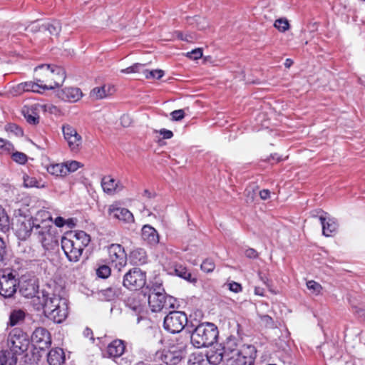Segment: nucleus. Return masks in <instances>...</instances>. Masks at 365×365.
I'll return each instance as SVG.
<instances>
[{
	"instance_id": "nucleus-1",
	"label": "nucleus",
	"mask_w": 365,
	"mask_h": 365,
	"mask_svg": "<svg viewBox=\"0 0 365 365\" xmlns=\"http://www.w3.org/2000/svg\"><path fill=\"white\" fill-rule=\"evenodd\" d=\"M36 218L30 216H16L13 222V229L18 238L26 240L33 236L45 250H53L58 246V239L52 230V227L40 224Z\"/></svg>"
},
{
	"instance_id": "nucleus-2",
	"label": "nucleus",
	"mask_w": 365,
	"mask_h": 365,
	"mask_svg": "<svg viewBox=\"0 0 365 365\" xmlns=\"http://www.w3.org/2000/svg\"><path fill=\"white\" fill-rule=\"evenodd\" d=\"M41 300L34 301V307L36 310L43 309L44 315L55 323L63 322L68 316L67 299L60 295L48 292L45 289L41 290Z\"/></svg>"
},
{
	"instance_id": "nucleus-3",
	"label": "nucleus",
	"mask_w": 365,
	"mask_h": 365,
	"mask_svg": "<svg viewBox=\"0 0 365 365\" xmlns=\"http://www.w3.org/2000/svg\"><path fill=\"white\" fill-rule=\"evenodd\" d=\"M35 80L42 84V90H53L61 86L66 79L65 69L61 66L41 64L34 69Z\"/></svg>"
},
{
	"instance_id": "nucleus-4",
	"label": "nucleus",
	"mask_w": 365,
	"mask_h": 365,
	"mask_svg": "<svg viewBox=\"0 0 365 365\" xmlns=\"http://www.w3.org/2000/svg\"><path fill=\"white\" fill-rule=\"evenodd\" d=\"M217 327L212 323L197 325L191 334V343L197 348L212 346L218 338Z\"/></svg>"
},
{
	"instance_id": "nucleus-5",
	"label": "nucleus",
	"mask_w": 365,
	"mask_h": 365,
	"mask_svg": "<svg viewBox=\"0 0 365 365\" xmlns=\"http://www.w3.org/2000/svg\"><path fill=\"white\" fill-rule=\"evenodd\" d=\"M175 299L166 295L163 289L154 288L148 296V304L153 312L162 311L163 309H168L175 307Z\"/></svg>"
},
{
	"instance_id": "nucleus-6",
	"label": "nucleus",
	"mask_w": 365,
	"mask_h": 365,
	"mask_svg": "<svg viewBox=\"0 0 365 365\" xmlns=\"http://www.w3.org/2000/svg\"><path fill=\"white\" fill-rule=\"evenodd\" d=\"M257 355L253 345L243 344L238 352L225 358L226 365H252Z\"/></svg>"
},
{
	"instance_id": "nucleus-7",
	"label": "nucleus",
	"mask_w": 365,
	"mask_h": 365,
	"mask_svg": "<svg viewBox=\"0 0 365 365\" xmlns=\"http://www.w3.org/2000/svg\"><path fill=\"white\" fill-rule=\"evenodd\" d=\"M29 344L28 335L20 329H14L7 338L8 347L19 355L28 349Z\"/></svg>"
},
{
	"instance_id": "nucleus-8",
	"label": "nucleus",
	"mask_w": 365,
	"mask_h": 365,
	"mask_svg": "<svg viewBox=\"0 0 365 365\" xmlns=\"http://www.w3.org/2000/svg\"><path fill=\"white\" fill-rule=\"evenodd\" d=\"M187 323V317L185 312L172 311L164 318V329L170 333H179Z\"/></svg>"
},
{
	"instance_id": "nucleus-9",
	"label": "nucleus",
	"mask_w": 365,
	"mask_h": 365,
	"mask_svg": "<svg viewBox=\"0 0 365 365\" xmlns=\"http://www.w3.org/2000/svg\"><path fill=\"white\" fill-rule=\"evenodd\" d=\"M146 283V273L135 267L126 272L123 277V285L130 290H138Z\"/></svg>"
},
{
	"instance_id": "nucleus-10",
	"label": "nucleus",
	"mask_w": 365,
	"mask_h": 365,
	"mask_svg": "<svg viewBox=\"0 0 365 365\" xmlns=\"http://www.w3.org/2000/svg\"><path fill=\"white\" fill-rule=\"evenodd\" d=\"M19 292L21 294L26 298H33L32 304L34 301L35 302H39L41 300V291H38V280L36 277H32L29 279H22L19 283Z\"/></svg>"
},
{
	"instance_id": "nucleus-11",
	"label": "nucleus",
	"mask_w": 365,
	"mask_h": 365,
	"mask_svg": "<svg viewBox=\"0 0 365 365\" xmlns=\"http://www.w3.org/2000/svg\"><path fill=\"white\" fill-rule=\"evenodd\" d=\"M61 247L71 262H78L81 256L83 249L79 241L63 237L61 239Z\"/></svg>"
},
{
	"instance_id": "nucleus-12",
	"label": "nucleus",
	"mask_w": 365,
	"mask_h": 365,
	"mask_svg": "<svg viewBox=\"0 0 365 365\" xmlns=\"http://www.w3.org/2000/svg\"><path fill=\"white\" fill-rule=\"evenodd\" d=\"M108 259L119 270L127 264V254L120 244H112L108 247Z\"/></svg>"
},
{
	"instance_id": "nucleus-13",
	"label": "nucleus",
	"mask_w": 365,
	"mask_h": 365,
	"mask_svg": "<svg viewBox=\"0 0 365 365\" xmlns=\"http://www.w3.org/2000/svg\"><path fill=\"white\" fill-rule=\"evenodd\" d=\"M18 280L11 272L0 276V294L5 298L14 296L17 289Z\"/></svg>"
},
{
	"instance_id": "nucleus-14",
	"label": "nucleus",
	"mask_w": 365,
	"mask_h": 365,
	"mask_svg": "<svg viewBox=\"0 0 365 365\" xmlns=\"http://www.w3.org/2000/svg\"><path fill=\"white\" fill-rule=\"evenodd\" d=\"M107 216L110 219L118 220L125 223L134 222V217L132 212L127 208L119 206L117 202L108 206Z\"/></svg>"
},
{
	"instance_id": "nucleus-15",
	"label": "nucleus",
	"mask_w": 365,
	"mask_h": 365,
	"mask_svg": "<svg viewBox=\"0 0 365 365\" xmlns=\"http://www.w3.org/2000/svg\"><path fill=\"white\" fill-rule=\"evenodd\" d=\"M31 341L36 349L44 350L51 344V334L46 328L37 327L32 333Z\"/></svg>"
},
{
	"instance_id": "nucleus-16",
	"label": "nucleus",
	"mask_w": 365,
	"mask_h": 365,
	"mask_svg": "<svg viewBox=\"0 0 365 365\" xmlns=\"http://www.w3.org/2000/svg\"><path fill=\"white\" fill-rule=\"evenodd\" d=\"M62 131L69 148L72 151L78 150L82 143V138L78 133L76 129L69 124H63L62 125Z\"/></svg>"
},
{
	"instance_id": "nucleus-17",
	"label": "nucleus",
	"mask_w": 365,
	"mask_h": 365,
	"mask_svg": "<svg viewBox=\"0 0 365 365\" xmlns=\"http://www.w3.org/2000/svg\"><path fill=\"white\" fill-rule=\"evenodd\" d=\"M185 346L180 347L178 351L168 350L158 351L156 356L167 365H176L185 357Z\"/></svg>"
},
{
	"instance_id": "nucleus-18",
	"label": "nucleus",
	"mask_w": 365,
	"mask_h": 365,
	"mask_svg": "<svg viewBox=\"0 0 365 365\" xmlns=\"http://www.w3.org/2000/svg\"><path fill=\"white\" fill-rule=\"evenodd\" d=\"M144 298L145 296H142L139 293H133L129 296L125 300L126 306L132 310L137 317V323H139L142 317L140 314L143 312V304H142L141 297Z\"/></svg>"
},
{
	"instance_id": "nucleus-19",
	"label": "nucleus",
	"mask_w": 365,
	"mask_h": 365,
	"mask_svg": "<svg viewBox=\"0 0 365 365\" xmlns=\"http://www.w3.org/2000/svg\"><path fill=\"white\" fill-rule=\"evenodd\" d=\"M101 186L103 191L108 195H114L123 189L120 181H116L110 175L104 176L101 180Z\"/></svg>"
},
{
	"instance_id": "nucleus-20",
	"label": "nucleus",
	"mask_w": 365,
	"mask_h": 365,
	"mask_svg": "<svg viewBox=\"0 0 365 365\" xmlns=\"http://www.w3.org/2000/svg\"><path fill=\"white\" fill-rule=\"evenodd\" d=\"M58 96L65 101L76 102L83 96L80 88L76 87H66L61 91Z\"/></svg>"
},
{
	"instance_id": "nucleus-21",
	"label": "nucleus",
	"mask_w": 365,
	"mask_h": 365,
	"mask_svg": "<svg viewBox=\"0 0 365 365\" xmlns=\"http://www.w3.org/2000/svg\"><path fill=\"white\" fill-rule=\"evenodd\" d=\"M142 238L151 246L156 245L159 242V235L157 230L149 225L143 227Z\"/></svg>"
},
{
	"instance_id": "nucleus-22",
	"label": "nucleus",
	"mask_w": 365,
	"mask_h": 365,
	"mask_svg": "<svg viewBox=\"0 0 365 365\" xmlns=\"http://www.w3.org/2000/svg\"><path fill=\"white\" fill-rule=\"evenodd\" d=\"M319 221L322 226V234L326 237H331L338 229V224L334 218H327L324 215L319 216Z\"/></svg>"
},
{
	"instance_id": "nucleus-23",
	"label": "nucleus",
	"mask_w": 365,
	"mask_h": 365,
	"mask_svg": "<svg viewBox=\"0 0 365 365\" xmlns=\"http://www.w3.org/2000/svg\"><path fill=\"white\" fill-rule=\"evenodd\" d=\"M125 350L124 341L115 339L110 342L107 347V353L110 357H120Z\"/></svg>"
},
{
	"instance_id": "nucleus-24",
	"label": "nucleus",
	"mask_w": 365,
	"mask_h": 365,
	"mask_svg": "<svg viewBox=\"0 0 365 365\" xmlns=\"http://www.w3.org/2000/svg\"><path fill=\"white\" fill-rule=\"evenodd\" d=\"M171 273H175L179 277L185 279L186 281L195 284L197 282L196 277L193 276L187 269L186 267L181 264H175L172 268Z\"/></svg>"
},
{
	"instance_id": "nucleus-25",
	"label": "nucleus",
	"mask_w": 365,
	"mask_h": 365,
	"mask_svg": "<svg viewBox=\"0 0 365 365\" xmlns=\"http://www.w3.org/2000/svg\"><path fill=\"white\" fill-rule=\"evenodd\" d=\"M47 361L50 365H62L65 361V354L62 349H52L48 354Z\"/></svg>"
},
{
	"instance_id": "nucleus-26",
	"label": "nucleus",
	"mask_w": 365,
	"mask_h": 365,
	"mask_svg": "<svg viewBox=\"0 0 365 365\" xmlns=\"http://www.w3.org/2000/svg\"><path fill=\"white\" fill-rule=\"evenodd\" d=\"M21 113L29 124L37 125L39 123V115L36 112V108L35 106H24L22 108Z\"/></svg>"
},
{
	"instance_id": "nucleus-27",
	"label": "nucleus",
	"mask_w": 365,
	"mask_h": 365,
	"mask_svg": "<svg viewBox=\"0 0 365 365\" xmlns=\"http://www.w3.org/2000/svg\"><path fill=\"white\" fill-rule=\"evenodd\" d=\"M17 354L11 349L0 351V365H15L17 362Z\"/></svg>"
},
{
	"instance_id": "nucleus-28",
	"label": "nucleus",
	"mask_w": 365,
	"mask_h": 365,
	"mask_svg": "<svg viewBox=\"0 0 365 365\" xmlns=\"http://www.w3.org/2000/svg\"><path fill=\"white\" fill-rule=\"evenodd\" d=\"M130 259L133 264H144L148 259L146 252L142 248L135 249L130 252Z\"/></svg>"
},
{
	"instance_id": "nucleus-29",
	"label": "nucleus",
	"mask_w": 365,
	"mask_h": 365,
	"mask_svg": "<svg viewBox=\"0 0 365 365\" xmlns=\"http://www.w3.org/2000/svg\"><path fill=\"white\" fill-rule=\"evenodd\" d=\"M238 341L234 336H230L226 339L224 343L223 351L225 352V358L233 355L234 352H238Z\"/></svg>"
},
{
	"instance_id": "nucleus-30",
	"label": "nucleus",
	"mask_w": 365,
	"mask_h": 365,
	"mask_svg": "<svg viewBox=\"0 0 365 365\" xmlns=\"http://www.w3.org/2000/svg\"><path fill=\"white\" fill-rule=\"evenodd\" d=\"M61 30V24L56 20H52L51 22H48L41 25L39 31L44 32L48 31L51 35L58 36Z\"/></svg>"
},
{
	"instance_id": "nucleus-31",
	"label": "nucleus",
	"mask_w": 365,
	"mask_h": 365,
	"mask_svg": "<svg viewBox=\"0 0 365 365\" xmlns=\"http://www.w3.org/2000/svg\"><path fill=\"white\" fill-rule=\"evenodd\" d=\"M26 317V313L22 309H14L9 315L8 325L11 327L20 324L24 322Z\"/></svg>"
},
{
	"instance_id": "nucleus-32",
	"label": "nucleus",
	"mask_w": 365,
	"mask_h": 365,
	"mask_svg": "<svg viewBox=\"0 0 365 365\" xmlns=\"http://www.w3.org/2000/svg\"><path fill=\"white\" fill-rule=\"evenodd\" d=\"M113 87L103 86L101 87H96L91 92V96L94 99H102L112 94Z\"/></svg>"
},
{
	"instance_id": "nucleus-33",
	"label": "nucleus",
	"mask_w": 365,
	"mask_h": 365,
	"mask_svg": "<svg viewBox=\"0 0 365 365\" xmlns=\"http://www.w3.org/2000/svg\"><path fill=\"white\" fill-rule=\"evenodd\" d=\"M207 363L209 362L213 365L219 364L223 359H225V352L221 351L210 350L205 355Z\"/></svg>"
},
{
	"instance_id": "nucleus-34",
	"label": "nucleus",
	"mask_w": 365,
	"mask_h": 365,
	"mask_svg": "<svg viewBox=\"0 0 365 365\" xmlns=\"http://www.w3.org/2000/svg\"><path fill=\"white\" fill-rule=\"evenodd\" d=\"M188 365H207L205 355L200 351L192 353L188 359Z\"/></svg>"
},
{
	"instance_id": "nucleus-35",
	"label": "nucleus",
	"mask_w": 365,
	"mask_h": 365,
	"mask_svg": "<svg viewBox=\"0 0 365 365\" xmlns=\"http://www.w3.org/2000/svg\"><path fill=\"white\" fill-rule=\"evenodd\" d=\"M47 170L50 174L56 176H66L67 175V170L63 163L50 165Z\"/></svg>"
},
{
	"instance_id": "nucleus-36",
	"label": "nucleus",
	"mask_w": 365,
	"mask_h": 365,
	"mask_svg": "<svg viewBox=\"0 0 365 365\" xmlns=\"http://www.w3.org/2000/svg\"><path fill=\"white\" fill-rule=\"evenodd\" d=\"M72 240L79 241L80 245H82V248L84 250V247L89 244L91 237L86 232L81 230L76 232Z\"/></svg>"
},
{
	"instance_id": "nucleus-37",
	"label": "nucleus",
	"mask_w": 365,
	"mask_h": 365,
	"mask_svg": "<svg viewBox=\"0 0 365 365\" xmlns=\"http://www.w3.org/2000/svg\"><path fill=\"white\" fill-rule=\"evenodd\" d=\"M42 84L34 79V81L24 82L25 91L42 93Z\"/></svg>"
},
{
	"instance_id": "nucleus-38",
	"label": "nucleus",
	"mask_w": 365,
	"mask_h": 365,
	"mask_svg": "<svg viewBox=\"0 0 365 365\" xmlns=\"http://www.w3.org/2000/svg\"><path fill=\"white\" fill-rule=\"evenodd\" d=\"M9 218L4 209L0 206V231L6 232L9 230Z\"/></svg>"
},
{
	"instance_id": "nucleus-39",
	"label": "nucleus",
	"mask_w": 365,
	"mask_h": 365,
	"mask_svg": "<svg viewBox=\"0 0 365 365\" xmlns=\"http://www.w3.org/2000/svg\"><path fill=\"white\" fill-rule=\"evenodd\" d=\"M120 293V290L117 287H110L102 290V294L108 301L113 300Z\"/></svg>"
},
{
	"instance_id": "nucleus-40",
	"label": "nucleus",
	"mask_w": 365,
	"mask_h": 365,
	"mask_svg": "<svg viewBox=\"0 0 365 365\" xmlns=\"http://www.w3.org/2000/svg\"><path fill=\"white\" fill-rule=\"evenodd\" d=\"M143 75L147 79H160L164 75V71L160 69H155L148 71V69L143 70Z\"/></svg>"
},
{
	"instance_id": "nucleus-41",
	"label": "nucleus",
	"mask_w": 365,
	"mask_h": 365,
	"mask_svg": "<svg viewBox=\"0 0 365 365\" xmlns=\"http://www.w3.org/2000/svg\"><path fill=\"white\" fill-rule=\"evenodd\" d=\"M274 26L281 32H284L289 29V21L286 19H277L274 24Z\"/></svg>"
},
{
	"instance_id": "nucleus-42",
	"label": "nucleus",
	"mask_w": 365,
	"mask_h": 365,
	"mask_svg": "<svg viewBox=\"0 0 365 365\" xmlns=\"http://www.w3.org/2000/svg\"><path fill=\"white\" fill-rule=\"evenodd\" d=\"M111 273V269L109 266L103 264L101 265L97 269H96V274L98 277L106 279L108 278Z\"/></svg>"
},
{
	"instance_id": "nucleus-43",
	"label": "nucleus",
	"mask_w": 365,
	"mask_h": 365,
	"mask_svg": "<svg viewBox=\"0 0 365 365\" xmlns=\"http://www.w3.org/2000/svg\"><path fill=\"white\" fill-rule=\"evenodd\" d=\"M25 86H24V82L20 83L19 84H16L14 86H12L9 89V93L15 96H20L25 93Z\"/></svg>"
},
{
	"instance_id": "nucleus-44",
	"label": "nucleus",
	"mask_w": 365,
	"mask_h": 365,
	"mask_svg": "<svg viewBox=\"0 0 365 365\" xmlns=\"http://www.w3.org/2000/svg\"><path fill=\"white\" fill-rule=\"evenodd\" d=\"M260 323L267 328H274L275 327L273 319L269 315H260Z\"/></svg>"
},
{
	"instance_id": "nucleus-45",
	"label": "nucleus",
	"mask_w": 365,
	"mask_h": 365,
	"mask_svg": "<svg viewBox=\"0 0 365 365\" xmlns=\"http://www.w3.org/2000/svg\"><path fill=\"white\" fill-rule=\"evenodd\" d=\"M307 289L312 291L315 294H319L321 292L322 287L318 282L315 281L310 280L307 282Z\"/></svg>"
},
{
	"instance_id": "nucleus-46",
	"label": "nucleus",
	"mask_w": 365,
	"mask_h": 365,
	"mask_svg": "<svg viewBox=\"0 0 365 365\" xmlns=\"http://www.w3.org/2000/svg\"><path fill=\"white\" fill-rule=\"evenodd\" d=\"M200 267L202 271L209 273L214 270L215 265L212 259H206L202 262Z\"/></svg>"
},
{
	"instance_id": "nucleus-47",
	"label": "nucleus",
	"mask_w": 365,
	"mask_h": 365,
	"mask_svg": "<svg viewBox=\"0 0 365 365\" xmlns=\"http://www.w3.org/2000/svg\"><path fill=\"white\" fill-rule=\"evenodd\" d=\"M24 184L27 187H38V180L35 178L29 175L24 176Z\"/></svg>"
},
{
	"instance_id": "nucleus-48",
	"label": "nucleus",
	"mask_w": 365,
	"mask_h": 365,
	"mask_svg": "<svg viewBox=\"0 0 365 365\" xmlns=\"http://www.w3.org/2000/svg\"><path fill=\"white\" fill-rule=\"evenodd\" d=\"M12 159L14 161L19 164H25L27 161V156L26 154L21 152H16L12 155Z\"/></svg>"
},
{
	"instance_id": "nucleus-49",
	"label": "nucleus",
	"mask_w": 365,
	"mask_h": 365,
	"mask_svg": "<svg viewBox=\"0 0 365 365\" xmlns=\"http://www.w3.org/2000/svg\"><path fill=\"white\" fill-rule=\"evenodd\" d=\"M64 166H66V169L67 170V175L69 173L75 172L78 170V168L81 166V163L78 161L73 160L70 162H67L64 164Z\"/></svg>"
},
{
	"instance_id": "nucleus-50",
	"label": "nucleus",
	"mask_w": 365,
	"mask_h": 365,
	"mask_svg": "<svg viewBox=\"0 0 365 365\" xmlns=\"http://www.w3.org/2000/svg\"><path fill=\"white\" fill-rule=\"evenodd\" d=\"M12 145L3 138H0V153L9 152L11 150Z\"/></svg>"
},
{
	"instance_id": "nucleus-51",
	"label": "nucleus",
	"mask_w": 365,
	"mask_h": 365,
	"mask_svg": "<svg viewBox=\"0 0 365 365\" xmlns=\"http://www.w3.org/2000/svg\"><path fill=\"white\" fill-rule=\"evenodd\" d=\"M187 56L193 60H197L202 56V51L201 48H196L187 53Z\"/></svg>"
},
{
	"instance_id": "nucleus-52",
	"label": "nucleus",
	"mask_w": 365,
	"mask_h": 365,
	"mask_svg": "<svg viewBox=\"0 0 365 365\" xmlns=\"http://www.w3.org/2000/svg\"><path fill=\"white\" fill-rule=\"evenodd\" d=\"M171 117L173 120H181L185 116V112L182 109L175 110L171 113Z\"/></svg>"
},
{
	"instance_id": "nucleus-53",
	"label": "nucleus",
	"mask_w": 365,
	"mask_h": 365,
	"mask_svg": "<svg viewBox=\"0 0 365 365\" xmlns=\"http://www.w3.org/2000/svg\"><path fill=\"white\" fill-rule=\"evenodd\" d=\"M6 257V248L4 241L0 237V262H4Z\"/></svg>"
},
{
	"instance_id": "nucleus-54",
	"label": "nucleus",
	"mask_w": 365,
	"mask_h": 365,
	"mask_svg": "<svg viewBox=\"0 0 365 365\" xmlns=\"http://www.w3.org/2000/svg\"><path fill=\"white\" fill-rule=\"evenodd\" d=\"M229 289L235 293H238L242 291V285L240 283L232 282L228 284Z\"/></svg>"
},
{
	"instance_id": "nucleus-55",
	"label": "nucleus",
	"mask_w": 365,
	"mask_h": 365,
	"mask_svg": "<svg viewBox=\"0 0 365 365\" xmlns=\"http://www.w3.org/2000/svg\"><path fill=\"white\" fill-rule=\"evenodd\" d=\"M245 195L247 197V202H253L256 195L255 191L252 189L247 188L245 191Z\"/></svg>"
},
{
	"instance_id": "nucleus-56",
	"label": "nucleus",
	"mask_w": 365,
	"mask_h": 365,
	"mask_svg": "<svg viewBox=\"0 0 365 365\" xmlns=\"http://www.w3.org/2000/svg\"><path fill=\"white\" fill-rule=\"evenodd\" d=\"M245 255L247 257L250 259H255L258 257L257 252L253 248H248L245 250Z\"/></svg>"
},
{
	"instance_id": "nucleus-57",
	"label": "nucleus",
	"mask_w": 365,
	"mask_h": 365,
	"mask_svg": "<svg viewBox=\"0 0 365 365\" xmlns=\"http://www.w3.org/2000/svg\"><path fill=\"white\" fill-rule=\"evenodd\" d=\"M159 133L163 135L164 139H170L173 136V133L171 130L163 128L159 130Z\"/></svg>"
},
{
	"instance_id": "nucleus-58",
	"label": "nucleus",
	"mask_w": 365,
	"mask_h": 365,
	"mask_svg": "<svg viewBox=\"0 0 365 365\" xmlns=\"http://www.w3.org/2000/svg\"><path fill=\"white\" fill-rule=\"evenodd\" d=\"M131 66H132V68H133L134 73H143V70H145L144 65L141 64V63H135Z\"/></svg>"
},
{
	"instance_id": "nucleus-59",
	"label": "nucleus",
	"mask_w": 365,
	"mask_h": 365,
	"mask_svg": "<svg viewBox=\"0 0 365 365\" xmlns=\"http://www.w3.org/2000/svg\"><path fill=\"white\" fill-rule=\"evenodd\" d=\"M83 335L85 337L89 338L92 341H94L93 331L88 328L86 327L83 331Z\"/></svg>"
},
{
	"instance_id": "nucleus-60",
	"label": "nucleus",
	"mask_w": 365,
	"mask_h": 365,
	"mask_svg": "<svg viewBox=\"0 0 365 365\" xmlns=\"http://www.w3.org/2000/svg\"><path fill=\"white\" fill-rule=\"evenodd\" d=\"M259 194L260 198L264 200L268 199L270 196V192L269 190H267V189L261 190L259 192Z\"/></svg>"
},
{
	"instance_id": "nucleus-61",
	"label": "nucleus",
	"mask_w": 365,
	"mask_h": 365,
	"mask_svg": "<svg viewBox=\"0 0 365 365\" xmlns=\"http://www.w3.org/2000/svg\"><path fill=\"white\" fill-rule=\"evenodd\" d=\"M271 160H274L275 162H279V161L282 160L283 159L278 154L274 153V154H271L270 156L267 159H266V161L270 162Z\"/></svg>"
},
{
	"instance_id": "nucleus-62",
	"label": "nucleus",
	"mask_w": 365,
	"mask_h": 365,
	"mask_svg": "<svg viewBox=\"0 0 365 365\" xmlns=\"http://www.w3.org/2000/svg\"><path fill=\"white\" fill-rule=\"evenodd\" d=\"M54 222L57 227H61L65 225V220L61 217H57Z\"/></svg>"
},
{
	"instance_id": "nucleus-63",
	"label": "nucleus",
	"mask_w": 365,
	"mask_h": 365,
	"mask_svg": "<svg viewBox=\"0 0 365 365\" xmlns=\"http://www.w3.org/2000/svg\"><path fill=\"white\" fill-rule=\"evenodd\" d=\"M41 27V26H38V25H36L35 22H34L32 24H31L29 28L30 29V30L31 31H39V28Z\"/></svg>"
},
{
	"instance_id": "nucleus-64",
	"label": "nucleus",
	"mask_w": 365,
	"mask_h": 365,
	"mask_svg": "<svg viewBox=\"0 0 365 365\" xmlns=\"http://www.w3.org/2000/svg\"><path fill=\"white\" fill-rule=\"evenodd\" d=\"M323 212H324L322 210H316L311 212V215L313 217H319V216L321 215L319 214L323 213Z\"/></svg>"
}]
</instances>
